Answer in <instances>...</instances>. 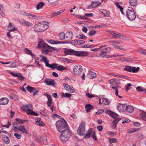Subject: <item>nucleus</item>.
I'll list each match as a JSON object with an SVG mask.
<instances>
[{
    "instance_id": "obj_50",
    "label": "nucleus",
    "mask_w": 146,
    "mask_h": 146,
    "mask_svg": "<svg viewBox=\"0 0 146 146\" xmlns=\"http://www.w3.org/2000/svg\"><path fill=\"white\" fill-rule=\"evenodd\" d=\"M113 46L114 48H116V49H118L120 50L124 51L126 49L123 48H121L120 46H118L117 45H113Z\"/></svg>"
},
{
    "instance_id": "obj_26",
    "label": "nucleus",
    "mask_w": 146,
    "mask_h": 146,
    "mask_svg": "<svg viewBox=\"0 0 146 146\" xmlns=\"http://www.w3.org/2000/svg\"><path fill=\"white\" fill-rule=\"evenodd\" d=\"M93 106L90 104H87L85 106L86 111L87 113L90 112V110L93 109Z\"/></svg>"
},
{
    "instance_id": "obj_38",
    "label": "nucleus",
    "mask_w": 146,
    "mask_h": 146,
    "mask_svg": "<svg viewBox=\"0 0 146 146\" xmlns=\"http://www.w3.org/2000/svg\"><path fill=\"white\" fill-rule=\"evenodd\" d=\"M65 9H63L58 12L54 13L52 15V17H54L55 16L60 15L62 13L64 12L65 11Z\"/></svg>"
},
{
    "instance_id": "obj_59",
    "label": "nucleus",
    "mask_w": 146,
    "mask_h": 146,
    "mask_svg": "<svg viewBox=\"0 0 146 146\" xmlns=\"http://www.w3.org/2000/svg\"><path fill=\"white\" fill-rule=\"evenodd\" d=\"M131 83H128L127 84V85L125 86V90L127 91H128L129 90L130 88V87L131 85Z\"/></svg>"
},
{
    "instance_id": "obj_30",
    "label": "nucleus",
    "mask_w": 146,
    "mask_h": 146,
    "mask_svg": "<svg viewBox=\"0 0 146 146\" xmlns=\"http://www.w3.org/2000/svg\"><path fill=\"white\" fill-rule=\"evenodd\" d=\"M121 36H122V37H123L124 35H121L120 33L115 32L114 36H112V37L116 39H119L121 38Z\"/></svg>"
},
{
    "instance_id": "obj_37",
    "label": "nucleus",
    "mask_w": 146,
    "mask_h": 146,
    "mask_svg": "<svg viewBox=\"0 0 146 146\" xmlns=\"http://www.w3.org/2000/svg\"><path fill=\"white\" fill-rule=\"evenodd\" d=\"M103 104L105 105H108L110 104V102L107 98H103L102 100Z\"/></svg>"
},
{
    "instance_id": "obj_2",
    "label": "nucleus",
    "mask_w": 146,
    "mask_h": 146,
    "mask_svg": "<svg viewBox=\"0 0 146 146\" xmlns=\"http://www.w3.org/2000/svg\"><path fill=\"white\" fill-rule=\"evenodd\" d=\"M38 47L42 48L44 49L42 51V52L46 54H47L48 52H51L53 50H57L56 48L49 46L43 41H39L38 43Z\"/></svg>"
},
{
    "instance_id": "obj_63",
    "label": "nucleus",
    "mask_w": 146,
    "mask_h": 146,
    "mask_svg": "<svg viewBox=\"0 0 146 146\" xmlns=\"http://www.w3.org/2000/svg\"><path fill=\"white\" fill-rule=\"evenodd\" d=\"M48 42L52 44H56V41L52 40H47Z\"/></svg>"
},
{
    "instance_id": "obj_13",
    "label": "nucleus",
    "mask_w": 146,
    "mask_h": 146,
    "mask_svg": "<svg viewBox=\"0 0 146 146\" xmlns=\"http://www.w3.org/2000/svg\"><path fill=\"white\" fill-rule=\"evenodd\" d=\"M63 85L65 89L68 92L71 93H73L75 92V90H74V89L72 87H71L69 86L68 85L64 83H63Z\"/></svg>"
},
{
    "instance_id": "obj_11",
    "label": "nucleus",
    "mask_w": 146,
    "mask_h": 146,
    "mask_svg": "<svg viewBox=\"0 0 146 146\" xmlns=\"http://www.w3.org/2000/svg\"><path fill=\"white\" fill-rule=\"evenodd\" d=\"M21 14L23 15H25L27 16H28L29 17V18L31 19H37L38 17L36 15H34L32 14L26 13L22 11L21 13Z\"/></svg>"
},
{
    "instance_id": "obj_1",
    "label": "nucleus",
    "mask_w": 146,
    "mask_h": 146,
    "mask_svg": "<svg viewBox=\"0 0 146 146\" xmlns=\"http://www.w3.org/2000/svg\"><path fill=\"white\" fill-rule=\"evenodd\" d=\"M48 27V23L42 21L38 23L34 27V31L36 32H42Z\"/></svg>"
},
{
    "instance_id": "obj_43",
    "label": "nucleus",
    "mask_w": 146,
    "mask_h": 146,
    "mask_svg": "<svg viewBox=\"0 0 146 146\" xmlns=\"http://www.w3.org/2000/svg\"><path fill=\"white\" fill-rule=\"evenodd\" d=\"M44 5L43 2H41L38 4L36 6V9L37 10H38L41 8Z\"/></svg>"
},
{
    "instance_id": "obj_28",
    "label": "nucleus",
    "mask_w": 146,
    "mask_h": 146,
    "mask_svg": "<svg viewBox=\"0 0 146 146\" xmlns=\"http://www.w3.org/2000/svg\"><path fill=\"white\" fill-rule=\"evenodd\" d=\"M92 131V129L91 128L88 131V132L86 133L84 137V138L86 139H88L90 138V135Z\"/></svg>"
},
{
    "instance_id": "obj_12",
    "label": "nucleus",
    "mask_w": 146,
    "mask_h": 146,
    "mask_svg": "<svg viewBox=\"0 0 146 146\" xmlns=\"http://www.w3.org/2000/svg\"><path fill=\"white\" fill-rule=\"evenodd\" d=\"M127 105L125 104H121L119 103L117 107V109L119 111L123 112L126 110Z\"/></svg>"
},
{
    "instance_id": "obj_45",
    "label": "nucleus",
    "mask_w": 146,
    "mask_h": 146,
    "mask_svg": "<svg viewBox=\"0 0 146 146\" xmlns=\"http://www.w3.org/2000/svg\"><path fill=\"white\" fill-rule=\"evenodd\" d=\"M132 67L130 66H126L125 67V68L124 69V70L125 71H126L130 72H131V69Z\"/></svg>"
},
{
    "instance_id": "obj_14",
    "label": "nucleus",
    "mask_w": 146,
    "mask_h": 146,
    "mask_svg": "<svg viewBox=\"0 0 146 146\" xmlns=\"http://www.w3.org/2000/svg\"><path fill=\"white\" fill-rule=\"evenodd\" d=\"M101 4V3L98 1H92L91 4L89 5H88L87 7L88 9H90L91 8H95Z\"/></svg>"
},
{
    "instance_id": "obj_3",
    "label": "nucleus",
    "mask_w": 146,
    "mask_h": 146,
    "mask_svg": "<svg viewBox=\"0 0 146 146\" xmlns=\"http://www.w3.org/2000/svg\"><path fill=\"white\" fill-rule=\"evenodd\" d=\"M56 127L59 132H62L68 128V126L65 120H59L56 121Z\"/></svg>"
},
{
    "instance_id": "obj_10",
    "label": "nucleus",
    "mask_w": 146,
    "mask_h": 146,
    "mask_svg": "<svg viewBox=\"0 0 146 146\" xmlns=\"http://www.w3.org/2000/svg\"><path fill=\"white\" fill-rule=\"evenodd\" d=\"M109 83L115 86H118L120 84V82L116 78L111 79L108 81Z\"/></svg>"
},
{
    "instance_id": "obj_29",
    "label": "nucleus",
    "mask_w": 146,
    "mask_h": 146,
    "mask_svg": "<svg viewBox=\"0 0 146 146\" xmlns=\"http://www.w3.org/2000/svg\"><path fill=\"white\" fill-rule=\"evenodd\" d=\"M100 12L103 13L104 16L108 17L110 16V12L108 11H107L106 10L101 9L100 10Z\"/></svg>"
},
{
    "instance_id": "obj_42",
    "label": "nucleus",
    "mask_w": 146,
    "mask_h": 146,
    "mask_svg": "<svg viewBox=\"0 0 146 146\" xmlns=\"http://www.w3.org/2000/svg\"><path fill=\"white\" fill-rule=\"evenodd\" d=\"M76 38L79 39H85L87 37L83 34L79 35L76 36Z\"/></svg>"
},
{
    "instance_id": "obj_39",
    "label": "nucleus",
    "mask_w": 146,
    "mask_h": 146,
    "mask_svg": "<svg viewBox=\"0 0 146 146\" xmlns=\"http://www.w3.org/2000/svg\"><path fill=\"white\" fill-rule=\"evenodd\" d=\"M24 50V52H25L26 54L31 55L32 57H33L35 56V55L32 53V51L29 50L27 48H25Z\"/></svg>"
},
{
    "instance_id": "obj_48",
    "label": "nucleus",
    "mask_w": 146,
    "mask_h": 146,
    "mask_svg": "<svg viewBox=\"0 0 146 146\" xmlns=\"http://www.w3.org/2000/svg\"><path fill=\"white\" fill-rule=\"evenodd\" d=\"M131 72L133 73L137 72L139 70V67L136 68L135 67H132Z\"/></svg>"
},
{
    "instance_id": "obj_54",
    "label": "nucleus",
    "mask_w": 146,
    "mask_h": 146,
    "mask_svg": "<svg viewBox=\"0 0 146 146\" xmlns=\"http://www.w3.org/2000/svg\"><path fill=\"white\" fill-rule=\"evenodd\" d=\"M91 137L93 138V139L95 141L97 140V138L96 136V133L95 132H92L91 134Z\"/></svg>"
},
{
    "instance_id": "obj_33",
    "label": "nucleus",
    "mask_w": 146,
    "mask_h": 146,
    "mask_svg": "<svg viewBox=\"0 0 146 146\" xmlns=\"http://www.w3.org/2000/svg\"><path fill=\"white\" fill-rule=\"evenodd\" d=\"M0 14L2 16H5V12L3 6L0 5Z\"/></svg>"
},
{
    "instance_id": "obj_18",
    "label": "nucleus",
    "mask_w": 146,
    "mask_h": 146,
    "mask_svg": "<svg viewBox=\"0 0 146 146\" xmlns=\"http://www.w3.org/2000/svg\"><path fill=\"white\" fill-rule=\"evenodd\" d=\"M77 51L72 49H68L66 51L65 53L66 55H74L76 56Z\"/></svg>"
},
{
    "instance_id": "obj_56",
    "label": "nucleus",
    "mask_w": 146,
    "mask_h": 146,
    "mask_svg": "<svg viewBox=\"0 0 146 146\" xmlns=\"http://www.w3.org/2000/svg\"><path fill=\"white\" fill-rule=\"evenodd\" d=\"M12 23H9V26L8 27V29L9 31H14L15 30V28L13 27V29H11V28L12 27Z\"/></svg>"
},
{
    "instance_id": "obj_25",
    "label": "nucleus",
    "mask_w": 146,
    "mask_h": 146,
    "mask_svg": "<svg viewBox=\"0 0 146 146\" xmlns=\"http://www.w3.org/2000/svg\"><path fill=\"white\" fill-rule=\"evenodd\" d=\"M119 86H112L111 87V88L115 90V95L119 97V98L120 99H121L122 98V96H119L118 95V90L117 89V88H118Z\"/></svg>"
},
{
    "instance_id": "obj_51",
    "label": "nucleus",
    "mask_w": 146,
    "mask_h": 146,
    "mask_svg": "<svg viewBox=\"0 0 146 146\" xmlns=\"http://www.w3.org/2000/svg\"><path fill=\"white\" fill-rule=\"evenodd\" d=\"M107 46L106 45H105L104 46L102 45L99 48L92 49V50H91L94 51H98V50H101L102 48L103 47H105Z\"/></svg>"
},
{
    "instance_id": "obj_16",
    "label": "nucleus",
    "mask_w": 146,
    "mask_h": 146,
    "mask_svg": "<svg viewBox=\"0 0 146 146\" xmlns=\"http://www.w3.org/2000/svg\"><path fill=\"white\" fill-rule=\"evenodd\" d=\"M46 96L47 97L48 100L47 102V105L48 107H51L52 104V99L51 98V95H48L47 93L46 94Z\"/></svg>"
},
{
    "instance_id": "obj_55",
    "label": "nucleus",
    "mask_w": 146,
    "mask_h": 146,
    "mask_svg": "<svg viewBox=\"0 0 146 146\" xmlns=\"http://www.w3.org/2000/svg\"><path fill=\"white\" fill-rule=\"evenodd\" d=\"M97 33V31L94 30V31H90L88 33V35L90 36H92L96 34Z\"/></svg>"
},
{
    "instance_id": "obj_41",
    "label": "nucleus",
    "mask_w": 146,
    "mask_h": 146,
    "mask_svg": "<svg viewBox=\"0 0 146 146\" xmlns=\"http://www.w3.org/2000/svg\"><path fill=\"white\" fill-rule=\"evenodd\" d=\"M56 68L57 70L60 71L65 70L67 69L66 67H64L62 65H60L59 66H58Z\"/></svg>"
},
{
    "instance_id": "obj_21",
    "label": "nucleus",
    "mask_w": 146,
    "mask_h": 146,
    "mask_svg": "<svg viewBox=\"0 0 146 146\" xmlns=\"http://www.w3.org/2000/svg\"><path fill=\"white\" fill-rule=\"evenodd\" d=\"M121 119V118H116L115 119L112 124V127L114 129H115L116 127L117 124Z\"/></svg>"
},
{
    "instance_id": "obj_52",
    "label": "nucleus",
    "mask_w": 146,
    "mask_h": 146,
    "mask_svg": "<svg viewBox=\"0 0 146 146\" xmlns=\"http://www.w3.org/2000/svg\"><path fill=\"white\" fill-rule=\"evenodd\" d=\"M136 89L139 92L144 91L145 93H146V89H143L140 86H138L136 88Z\"/></svg>"
},
{
    "instance_id": "obj_58",
    "label": "nucleus",
    "mask_w": 146,
    "mask_h": 146,
    "mask_svg": "<svg viewBox=\"0 0 146 146\" xmlns=\"http://www.w3.org/2000/svg\"><path fill=\"white\" fill-rule=\"evenodd\" d=\"M124 56V54L117 55V56H116V55H108V56H106V58H111V57H116V56Z\"/></svg>"
},
{
    "instance_id": "obj_17",
    "label": "nucleus",
    "mask_w": 146,
    "mask_h": 146,
    "mask_svg": "<svg viewBox=\"0 0 146 146\" xmlns=\"http://www.w3.org/2000/svg\"><path fill=\"white\" fill-rule=\"evenodd\" d=\"M76 56H88L89 54L88 52L86 51H77Z\"/></svg>"
},
{
    "instance_id": "obj_61",
    "label": "nucleus",
    "mask_w": 146,
    "mask_h": 146,
    "mask_svg": "<svg viewBox=\"0 0 146 146\" xmlns=\"http://www.w3.org/2000/svg\"><path fill=\"white\" fill-rule=\"evenodd\" d=\"M89 75L91 76L90 78L92 79L95 78L96 76V74L95 73L92 72L91 74H89Z\"/></svg>"
},
{
    "instance_id": "obj_53",
    "label": "nucleus",
    "mask_w": 146,
    "mask_h": 146,
    "mask_svg": "<svg viewBox=\"0 0 146 146\" xmlns=\"http://www.w3.org/2000/svg\"><path fill=\"white\" fill-rule=\"evenodd\" d=\"M36 64L38 67H39L43 69L42 67L41 66L39 63L38 60V59L36 58L35 60Z\"/></svg>"
},
{
    "instance_id": "obj_40",
    "label": "nucleus",
    "mask_w": 146,
    "mask_h": 146,
    "mask_svg": "<svg viewBox=\"0 0 146 146\" xmlns=\"http://www.w3.org/2000/svg\"><path fill=\"white\" fill-rule=\"evenodd\" d=\"M109 114L113 118H117V117H118V115L116 113H113L111 111L109 112Z\"/></svg>"
},
{
    "instance_id": "obj_7",
    "label": "nucleus",
    "mask_w": 146,
    "mask_h": 146,
    "mask_svg": "<svg viewBox=\"0 0 146 146\" xmlns=\"http://www.w3.org/2000/svg\"><path fill=\"white\" fill-rule=\"evenodd\" d=\"M21 108L24 111H27V114L29 115L30 113H31L33 107L31 104H29L23 105L21 107Z\"/></svg>"
},
{
    "instance_id": "obj_31",
    "label": "nucleus",
    "mask_w": 146,
    "mask_h": 146,
    "mask_svg": "<svg viewBox=\"0 0 146 146\" xmlns=\"http://www.w3.org/2000/svg\"><path fill=\"white\" fill-rule=\"evenodd\" d=\"M140 117L144 121H146V113L143 111L140 114Z\"/></svg>"
},
{
    "instance_id": "obj_46",
    "label": "nucleus",
    "mask_w": 146,
    "mask_h": 146,
    "mask_svg": "<svg viewBox=\"0 0 146 146\" xmlns=\"http://www.w3.org/2000/svg\"><path fill=\"white\" fill-rule=\"evenodd\" d=\"M72 95V94H69L68 93H66L65 94H64V93H63L61 95V96L62 97H66L67 98H69L71 97Z\"/></svg>"
},
{
    "instance_id": "obj_60",
    "label": "nucleus",
    "mask_w": 146,
    "mask_h": 146,
    "mask_svg": "<svg viewBox=\"0 0 146 146\" xmlns=\"http://www.w3.org/2000/svg\"><path fill=\"white\" fill-rule=\"evenodd\" d=\"M10 74L13 76H14L15 77H18L20 75V73H14L12 72H11Z\"/></svg>"
},
{
    "instance_id": "obj_27",
    "label": "nucleus",
    "mask_w": 146,
    "mask_h": 146,
    "mask_svg": "<svg viewBox=\"0 0 146 146\" xmlns=\"http://www.w3.org/2000/svg\"><path fill=\"white\" fill-rule=\"evenodd\" d=\"M66 38H68L69 40H71L72 38L73 33H72L70 31H68L66 34Z\"/></svg>"
},
{
    "instance_id": "obj_62",
    "label": "nucleus",
    "mask_w": 146,
    "mask_h": 146,
    "mask_svg": "<svg viewBox=\"0 0 146 146\" xmlns=\"http://www.w3.org/2000/svg\"><path fill=\"white\" fill-rule=\"evenodd\" d=\"M137 130V129L133 128L131 129V130H128L127 131V132L129 133H131L136 131Z\"/></svg>"
},
{
    "instance_id": "obj_6",
    "label": "nucleus",
    "mask_w": 146,
    "mask_h": 146,
    "mask_svg": "<svg viewBox=\"0 0 146 146\" xmlns=\"http://www.w3.org/2000/svg\"><path fill=\"white\" fill-rule=\"evenodd\" d=\"M85 122H82L78 128L77 132L80 136H83L85 134Z\"/></svg>"
},
{
    "instance_id": "obj_4",
    "label": "nucleus",
    "mask_w": 146,
    "mask_h": 146,
    "mask_svg": "<svg viewBox=\"0 0 146 146\" xmlns=\"http://www.w3.org/2000/svg\"><path fill=\"white\" fill-rule=\"evenodd\" d=\"M60 133H62L60 136V140L62 143H65L69 140L71 135V132L69 128H68L67 129Z\"/></svg>"
},
{
    "instance_id": "obj_23",
    "label": "nucleus",
    "mask_w": 146,
    "mask_h": 146,
    "mask_svg": "<svg viewBox=\"0 0 146 146\" xmlns=\"http://www.w3.org/2000/svg\"><path fill=\"white\" fill-rule=\"evenodd\" d=\"M21 23L23 25L25 26L28 27L29 26H32L33 25L31 23L25 20L22 21H21Z\"/></svg>"
},
{
    "instance_id": "obj_64",
    "label": "nucleus",
    "mask_w": 146,
    "mask_h": 146,
    "mask_svg": "<svg viewBox=\"0 0 146 146\" xmlns=\"http://www.w3.org/2000/svg\"><path fill=\"white\" fill-rule=\"evenodd\" d=\"M74 45H80V41L79 40H74Z\"/></svg>"
},
{
    "instance_id": "obj_36",
    "label": "nucleus",
    "mask_w": 146,
    "mask_h": 146,
    "mask_svg": "<svg viewBox=\"0 0 146 146\" xmlns=\"http://www.w3.org/2000/svg\"><path fill=\"white\" fill-rule=\"evenodd\" d=\"M66 35L64 32H61L58 35V37L60 40H62L65 38Z\"/></svg>"
},
{
    "instance_id": "obj_22",
    "label": "nucleus",
    "mask_w": 146,
    "mask_h": 146,
    "mask_svg": "<svg viewBox=\"0 0 146 146\" xmlns=\"http://www.w3.org/2000/svg\"><path fill=\"white\" fill-rule=\"evenodd\" d=\"M2 137L3 140L4 142L7 144H9L10 142V139L9 137L4 134L2 135Z\"/></svg>"
},
{
    "instance_id": "obj_57",
    "label": "nucleus",
    "mask_w": 146,
    "mask_h": 146,
    "mask_svg": "<svg viewBox=\"0 0 146 146\" xmlns=\"http://www.w3.org/2000/svg\"><path fill=\"white\" fill-rule=\"evenodd\" d=\"M36 124L40 126L43 127L45 126V124L42 121H40L38 123H36Z\"/></svg>"
},
{
    "instance_id": "obj_32",
    "label": "nucleus",
    "mask_w": 146,
    "mask_h": 146,
    "mask_svg": "<svg viewBox=\"0 0 146 146\" xmlns=\"http://www.w3.org/2000/svg\"><path fill=\"white\" fill-rule=\"evenodd\" d=\"M129 113H132L134 110L133 108L131 106H127L126 110Z\"/></svg>"
},
{
    "instance_id": "obj_44",
    "label": "nucleus",
    "mask_w": 146,
    "mask_h": 146,
    "mask_svg": "<svg viewBox=\"0 0 146 146\" xmlns=\"http://www.w3.org/2000/svg\"><path fill=\"white\" fill-rule=\"evenodd\" d=\"M16 121H17L18 123L19 124H21L24 123L25 122L27 121L26 120H23L19 118H17L15 120Z\"/></svg>"
},
{
    "instance_id": "obj_24",
    "label": "nucleus",
    "mask_w": 146,
    "mask_h": 146,
    "mask_svg": "<svg viewBox=\"0 0 146 146\" xmlns=\"http://www.w3.org/2000/svg\"><path fill=\"white\" fill-rule=\"evenodd\" d=\"M19 130L22 132L23 133L28 134L27 131L24 126H21L18 127Z\"/></svg>"
},
{
    "instance_id": "obj_34",
    "label": "nucleus",
    "mask_w": 146,
    "mask_h": 146,
    "mask_svg": "<svg viewBox=\"0 0 146 146\" xmlns=\"http://www.w3.org/2000/svg\"><path fill=\"white\" fill-rule=\"evenodd\" d=\"M129 2L130 5L132 6H135L137 5V0H129Z\"/></svg>"
},
{
    "instance_id": "obj_20",
    "label": "nucleus",
    "mask_w": 146,
    "mask_h": 146,
    "mask_svg": "<svg viewBox=\"0 0 146 146\" xmlns=\"http://www.w3.org/2000/svg\"><path fill=\"white\" fill-rule=\"evenodd\" d=\"M41 57H42V59L41 61L45 63L46 66L49 67L50 64L48 63V61L47 60V58L43 56H42Z\"/></svg>"
},
{
    "instance_id": "obj_49",
    "label": "nucleus",
    "mask_w": 146,
    "mask_h": 146,
    "mask_svg": "<svg viewBox=\"0 0 146 146\" xmlns=\"http://www.w3.org/2000/svg\"><path fill=\"white\" fill-rule=\"evenodd\" d=\"M58 64L56 63H53L52 64H50L49 68L52 69L53 70H54L55 68H56Z\"/></svg>"
},
{
    "instance_id": "obj_35",
    "label": "nucleus",
    "mask_w": 146,
    "mask_h": 146,
    "mask_svg": "<svg viewBox=\"0 0 146 146\" xmlns=\"http://www.w3.org/2000/svg\"><path fill=\"white\" fill-rule=\"evenodd\" d=\"M26 89L30 93L33 92L34 91L36 90V88L35 87H32L29 86H28L26 88Z\"/></svg>"
},
{
    "instance_id": "obj_5",
    "label": "nucleus",
    "mask_w": 146,
    "mask_h": 146,
    "mask_svg": "<svg viewBox=\"0 0 146 146\" xmlns=\"http://www.w3.org/2000/svg\"><path fill=\"white\" fill-rule=\"evenodd\" d=\"M126 14L127 18L130 20L133 21L135 19L136 16L133 8L129 7L126 11Z\"/></svg>"
},
{
    "instance_id": "obj_8",
    "label": "nucleus",
    "mask_w": 146,
    "mask_h": 146,
    "mask_svg": "<svg viewBox=\"0 0 146 146\" xmlns=\"http://www.w3.org/2000/svg\"><path fill=\"white\" fill-rule=\"evenodd\" d=\"M104 48L101 49V52L99 54V56L102 57H104L106 56L107 53L109 52L111 50V49L110 47H108Z\"/></svg>"
},
{
    "instance_id": "obj_9",
    "label": "nucleus",
    "mask_w": 146,
    "mask_h": 146,
    "mask_svg": "<svg viewBox=\"0 0 146 146\" xmlns=\"http://www.w3.org/2000/svg\"><path fill=\"white\" fill-rule=\"evenodd\" d=\"M73 70L75 74L79 75L81 73L82 68L80 65H76L74 67Z\"/></svg>"
},
{
    "instance_id": "obj_15",
    "label": "nucleus",
    "mask_w": 146,
    "mask_h": 146,
    "mask_svg": "<svg viewBox=\"0 0 146 146\" xmlns=\"http://www.w3.org/2000/svg\"><path fill=\"white\" fill-rule=\"evenodd\" d=\"M44 82L46 83L47 85H52L53 86H54V80H53L46 78Z\"/></svg>"
},
{
    "instance_id": "obj_19",
    "label": "nucleus",
    "mask_w": 146,
    "mask_h": 146,
    "mask_svg": "<svg viewBox=\"0 0 146 146\" xmlns=\"http://www.w3.org/2000/svg\"><path fill=\"white\" fill-rule=\"evenodd\" d=\"M9 101V100L6 98H2L0 99V104L2 105H6Z\"/></svg>"
},
{
    "instance_id": "obj_47",
    "label": "nucleus",
    "mask_w": 146,
    "mask_h": 146,
    "mask_svg": "<svg viewBox=\"0 0 146 146\" xmlns=\"http://www.w3.org/2000/svg\"><path fill=\"white\" fill-rule=\"evenodd\" d=\"M108 140L110 143H116L117 142V139L115 138H109Z\"/></svg>"
}]
</instances>
